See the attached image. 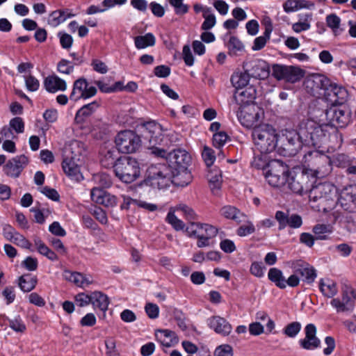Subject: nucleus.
<instances>
[{"label":"nucleus","mask_w":356,"mask_h":356,"mask_svg":"<svg viewBox=\"0 0 356 356\" xmlns=\"http://www.w3.org/2000/svg\"><path fill=\"white\" fill-rule=\"evenodd\" d=\"M228 53L230 56H237L244 51V45L243 42L236 36H230L227 42Z\"/></svg>","instance_id":"a19ab883"},{"label":"nucleus","mask_w":356,"mask_h":356,"mask_svg":"<svg viewBox=\"0 0 356 356\" xmlns=\"http://www.w3.org/2000/svg\"><path fill=\"white\" fill-rule=\"evenodd\" d=\"M255 232V227L252 222L248 221L247 224L240 226L236 233L240 236H245Z\"/></svg>","instance_id":"4d7b16f0"},{"label":"nucleus","mask_w":356,"mask_h":356,"mask_svg":"<svg viewBox=\"0 0 356 356\" xmlns=\"http://www.w3.org/2000/svg\"><path fill=\"white\" fill-rule=\"evenodd\" d=\"M314 3L307 0H286L283 3V9L287 13L295 12L301 9H314Z\"/></svg>","instance_id":"cd10ccee"},{"label":"nucleus","mask_w":356,"mask_h":356,"mask_svg":"<svg viewBox=\"0 0 356 356\" xmlns=\"http://www.w3.org/2000/svg\"><path fill=\"white\" fill-rule=\"evenodd\" d=\"M200 227V234L203 236L211 239L215 237L218 234V229L213 225L209 224H203L199 225Z\"/></svg>","instance_id":"864d4df0"},{"label":"nucleus","mask_w":356,"mask_h":356,"mask_svg":"<svg viewBox=\"0 0 356 356\" xmlns=\"http://www.w3.org/2000/svg\"><path fill=\"white\" fill-rule=\"evenodd\" d=\"M29 163V159L24 154L17 155L9 159L3 166V173L10 178H18Z\"/></svg>","instance_id":"ddd939ff"},{"label":"nucleus","mask_w":356,"mask_h":356,"mask_svg":"<svg viewBox=\"0 0 356 356\" xmlns=\"http://www.w3.org/2000/svg\"><path fill=\"white\" fill-rule=\"evenodd\" d=\"M69 10H57L53 11L50 15V24L54 26L64 22L67 19L74 16V14L68 13Z\"/></svg>","instance_id":"ea45409f"},{"label":"nucleus","mask_w":356,"mask_h":356,"mask_svg":"<svg viewBox=\"0 0 356 356\" xmlns=\"http://www.w3.org/2000/svg\"><path fill=\"white\" fill-rule=\"evenodd\" d=\"M238 121L246 128H254L264 116L263 110L255 104L248 106H239L236 111Z\"/></svg>","instance_id":"6e6552de"},{"label":"nucleus","mask_w":356,"mask_h":356,"mask_svg":"<svg viewBox=\"0 0 356 356\" xmlns=\"http://www.w3.org/2000/svg\"><path fill=\"white\" fill-rule=\"evenodd\" d=\"M257 97V90L253 86H249L241 92H236L234 95V100L240 106H248L255 104Z\"/></svg>","instance_id":"412c9836"},{"label":"nucleus","mask_w":356,"mask_h":356,"mask_svg":"<svg viewBox=\"0 0 356 356\" xmlns=\"http://www.w3.org/2000/svg\"><path fill=\"white\" fill-rule=\"evenodd\" d=\"M352 287L345 284L341 289V298H334L330 305L336 309L337 312H351L355 308V302L350 297Z\"/></svg>","instance_id":"4468645a"},{"label":"nucleus","mask_w":356,"mask_h":356,"mask_svg":"<svg viewBox=\"0 0 356 356\" xmlns=\"http://www.w3.org/2000/svg\"><path fill=\"white\" fill-rule=\"evenodd\" d=\"M91 304L94 307L99 308L101 311L106 312L109 305L108 298L100 291L91 293Z\"/></svg>","instance_id":"473e14b6"},{"label":"nucleus","mask_w":356,"mask_h":356,"mask_svg":"<svg viewBox=\"0 0 356 356\" xmlns=\"http://www.w3.org/2000/svg\"><path fill=\"white\" fill-rule=\"evenodd\" d=\"M299 22L292 24V29L294 32L299 33L305 31L311 28V21L312 19V13L300 14L298 15Z\"/></svg>","instance_id":"72a5a7b5"},{"label":"nucleus","mask_w":356,"mask_h":356,"mask_svg":"<svg viewBox=\"0 0 356 356\" xmlns=\"http://www.w3.org/2000/svg\"><path fill=\"white\" fill-rule=\"evenodd\" d=\"M307 83L312 84V87L316 89L323 90L324 92L327 91V89L332 83L330 79L322 74H316L314 76L312 80H309Z\"/></svg>","instance_id":"79ce46f5"},{"label":"nucleus","mask_w":356,"mask_h":356,"mask_svg":"<svg viewBox=\"0 0 356 356\" xmlns=\"http://www.w3.org/2000/svg\"><path fill=\"white\" fill-rule=\"evenodd\" d=\"M91 66L95 72L100 74H106L108 70V67L105 63L96 58L92 60Z\"/></svg>","instance_id":"69168bd1"},{"label":"nucleus","mask_w":356,"mask_h":356,"mask_svg":"<svg viewBox=\"0 0 356 356\" xmlns=\"http://www.w3.org/2000/svg\"><path fill=\"white\" fill-rule=\"evenodd\" d=\"M202 156L207 166L208 167L211 166L216 159L215 151L212 148L207 146L204 147Z\"/></svg>","instance_id":"603ef678"},{"label":"nucleus","mask_w":356,"mask_h":356,"mask_svg":"<svg viewBox=\"0 0 356 356\" xmlns=\"http://www.w3.org/2000/svg\"><path fill=\"white\" fill-rule=\"evenodd\" d=\"M118 150L123 154L136 152L142 145L140 136L134 131L124 130L120 131L115 138Z\"/></svg>","instance_id":"0eeeda50"},{"label":"nucleus","mask_w":356,"mask_h":356,"mask_svg":"<svg viewBox=\"0 0 356 356\" xmlns=\"http://www.w3.org/2000/svg\"><path fill=\"white\" fill-rule=\"evenodd\" d=\"M252 138L255 148L260 152L270 153L277 147L278 134L269 124H259L253 128Z\"/></svg>","instance_id":"20e7f679"},{"label":"nucleus","mask_w":356,"mask_h":356,"mask_svg":"<svg viewBox=\"0 0 356 356\" xmlns=\"http://www.w3.org/2000/svg\"><path fill=\"white\" fill-rule=\"evenodd\" d=\"M160 332V341L163 346L171 347L179 342L177 334L170 330H162Z\"/></svg>","instance_id":"58836bf2"},{"label":"nucleus","mask_w":356,"mask_h":356,"mask_svg":"<svg viewBox=\"0 0 356 356\" xmlns=\"http://www.w3.org/2000/svg\"><path fill=\"white\" fill-rule=\"evenodd\" d=\"M289 167L280 160L270 161L268 168L264 172V175L269 185L273 187H282L286 185Z\"/></svg>","instance_id":"423d86ee"},{"label":"nucleus","mask_w":356,"mask_h":356,"mask_svg":"<svg viewBox=\"0 0 356 356\" xmlns=\"http://www.w3.org/2000/svg\"><path fill=\"white\" fill-rule=\"evenodd\" d=\"M38 282L36 276L24 274L18 279V285L23 292H30L35 289Z\"/></svg>","instance_id":"2f4dec72"},{"label":"nucleus","mask_w":356,"mask_h":356,"mask_svg":"<svg viewBox=\"0 0 356 356\" xmlns=\"http://www.w3.org/2000/svg\"><path fill=\"white\" fill-rule=\"evenodd\" d=\"M74 65L66 59H61L57 64V70L60 74H70L74 72Z\"/></svg>","instance_id":"3c124183"},{"label":"nucleus","mask_w":356,"mask_h":356,"mask_svg":"<svg viewBox=\"0 0 356 356\" xmlns=\"http://www.w3.org/2000/svg\"><path fill=\"white\" fill-rule=\"evenodd\" d=\"M317 329L314 324L309 323L305 327V337L298 341L300 346L307 350H314L321 347V340L316 336Z\"/></svg>","instance_id":"2eb2a0df"},{"label":"nucleus","mask_w":356,"mask_h":356,"mask_svg":"<svg viewBox=\"0 0 356 356\" xmlns=\"http://www.w3.org/2000/svg\"><path fill=\"white\" fill-rule=\"evenodd\" d=\"M250 76L245 69L244 72H234L231 76V82L236 89L245 87L250 81Z\"/></svg>","instance_id":"4c0bfd02"},{"label":"nucleus","mask_w":356,"mask_h":356,"mask_svg":"<svg viewBox=\"0 0 356 356\" xmlns=\"http://www.w3.org/2000/svg\"><path fill=\"white\" fill-rule=\"evenodd\" d=\"M9 125L17 134H21L24 131V123L22 118L19 117H15L11 119Z\"/></svg>","instance_id":"bf43d9fd"},{"label":"nucleus","mask_w":356,"mask_h":356,"mask_svg":"<svg viewBox=\"0 0 356 356\" xmlns=\"http://www.w3.org/2000/svg\"><path fill=\"white\" fill-rule=\"evenodd\" d=\"M268 278L270 282H273L277 287L281 289L286 288V279L283 275L282 271L279 268H270L268 273Z\"/></svg>","instance_id":"c9c22d12"},{"label":"nucleus","mask_w":356,"mask_h":356,"mask_svg":"<svg viewBox=\"0 0 356 356\" xmlns=\"http://www.w3.org/2000/svg\"><path fill=\"white\" fill-rule=\"evenodd\" d=\"M308 178V175L305 174L303 171L294 172L293 174L289 172L286 185L293 193L301 194L304 191H308L306 186Z\"/></svg>","instance_id":"a211bd4d"},{"label":"nucleus","mask_w":356,"mask_h":356,"mask_svg":"<svg viewBox=\"0 0 356 356\" xmlns=\"http://www.w3.org/2000/svg\"><path fill=\"white\" fill-rule=\"evenodd\" d=\"M324 96L327 102L332 105H342L348 99V92L347 90L335 83H332Z\"/></svg>","instance_id":"dca6fc26"},{"label":"nucleus","mask_w":356,"mask_h":356,"mask_svg":"<svg viewBox=\"0 0 356 356\" xmlns=\"http://www.w3.org/2000/svg\"><path fill=\"white\" fill-rule=\"evenodd\" d=\"M312 232L316 235V239L326 240L327 238L326 234H331L332 229L329 225L317 224L313 227Z\"/></svg>","instance_id":"37998d69"},{"label":"nucleus","mask_w":356,"mask_h":356,"mask_svg":"<svg viewBox=\"0 0 356 356\" xmlns=\"http://www.w3.org/2000/svg\"><path fill=\"white\" fill-rule=\"evenodd\" d=\"M309 198L312 207L318 211L327 212L334 205L333 188L329 184H319L312 187Z\"/></svg>","instance_id":"39448f33"},{"label":"nucleus","mask_w":356,"mask_h":356,"mask_svg":"<svg viewBox=\"0 0 356 356\" xmlns=\"http://www.w3.org/2000/svg\"><path fill=\"white\" fill-rule=\"evenodd\" d=\"M211 8H207L205 10L204 13H203V17L204 19V21L202 24L201 29L204 31H207L213 28L216 23V19L214 15V14L211 13Z\"/></svg>","instance_id":"c03bdc74"},{"label":"nucleus","mask_w":356,"mask_h":356,"mask_svg":"<svg viewBox=\"0 0 356 356\" xmlns=\"http://www.w3.org/2000/svg\"><path fill=\"white\" fill-rule=\"evenodd\" d=\"M76 156H65L62 163V168L68 177L79 181L83 177L80 172V167L76 163Z\"/></svg>","instance_id":"5701e85b"},{"label":"nucleus","mask_w":356,"mask_h":356,"mask_svg":"<svg viewBox=\"0 0 356 356\" xmlns=\"http://www.w3.org/2000/svg\"><path fill=\"white\" fill-rule=\"evenodd\" d=\"M95 180L99 183L100 188H108L111 185V179L110 177L104 173L98 174L95 176Z\"/></svg>","instance_id":"338daca9"},{"label":"nucleus","mask_w":356,"mask_h":356,"mask_svg":"<svg viewBox=\"0 0 356 356\" xmlns=\"http://www.w3.org/2000/svg\"><path fill=\"white\" fill-rule=\"evenodd\" d=\"M97 92V90L95 86H89L87 80L81 77L74 82L70 99L73 102L81 99H87L94 97Z\"/></svg>","instance_id":"9b49d317"},{"label":"nucleus","mask_w":356,"mask_h":356,"mask_svg":"<svg viewBox=\"0 0 356 356\" xmlns=\"http://www.w3.org/2000/svg\"><path fill=\"white\" fill-rule=\"evenodd\" d=\"M273 75L277 80H284L293 83L304 76V71L297 67L277 64L273 67Z\"/></svg>","instance_id":"9d476101"},{"label":"nucleus","mask_w":356,"mask_h":356,"mask_svg":"<svg viewBox=\"0 0 356 356\" xmlns=\"http://www.w3.org/2000/svg\"><path fill=\"white\" fill-rule=\"evenodd\" d=\"M114 152L115 151L108 150L102 161V164L113 165L116 177L122 182H134L140 175L139 163L131 156H124L115 159L113 156Z\"/></svg>","instance_id":"f03ea898"},{"label":"nucleus","mask_w":356,"mask_h":356,"mask_svg":"<svg viewBox=\"0 0 356 356\" xmlns=\"http://www.w3.org/2000/svg\"><path fill=\"white\" fill-rule=\"evenodd\" d=\"M209 327L222 336L229 335L232 330L231 324L224 318L214 316L208 319Z\"/></svg>","instance_id":"4be33fe9"},{"label":"nucleus","mask_w":356,"mask_h":356,"mask_svg":"<svg viewBox=\"0 0 356 356\" xmlns=\"http://www.w3.org/2000/svg\"><path fill=\"white\" fill-rule=\"evenodd\" d=\"M319 289L322 294L328 298H334L338 293L336 282L329 278L320 280Z\"/></svg>","instance_id":"c756f323"},{"label":"nucleus","mask_w":356,"mask_h":356,"mask_svg":"<svg viewBox=\"0 0 356 356\" xmlns=\"http://www.w3.org/2000/svg\"><path fill=\"white\" fill-rule=\"evenodd\" d=\"M134 44L136 49H142L148 47H153L156 43V38L152 33L134 38Z\"/></svg>","instance_id":"f704fd0d"},{"label":"nucleus","mask_w":356,"mask_h":356,"mask_svg":"<svg viewBox=\"0 0 356 356\" xmlns=\"http://www.w3.org/2000/svg\"><path fill=\"white\" fill-rule=\"evenodd\" d=\"M243 68L246 70L250 77L256 79H265L270 74L268 63L261 59L246 63L244 64Z\"/></svg>","instance_id":"f3484780"},{"label":"nucleus","mask_w":356,"mask_h":356,"mask_svg":"<svg viewBox=\"0 0 356 356\" xmlns=\"http://www.w3.org/2000/svg\"><path fill=\"white\" fill-rule=\"evenodd\" d=\"M169 175V168L165 164L150 165L147 170V179L149 181H159Z\"/></svg>","instance_id":"a878e982"},{"label":"nucleus","mask_w":356,"mask_h":356,"mask_svg":"<svg viewBox=\"0 0 356 356\" xmlns=\"http://www.w3.org/2000/svg\"><path fill=\"white\" fill-rule=\"evenodd\" d=\"M9 325L16 332H23L26 330V325L19 316L15 317L14 319L9 320Z\"/></svg>","instance_id":"680f3d73"},{"label":"nucleus","mask_w":356,"mask_h":356,"mask_svg":"<svg viewBox=\"0 0 356 356\" xmlns=\"http://www.w3.org/2000/svg\"><path fill=\"white\" fill-rule=\"evenodd\" d=\"M177 210L183 212L186 219L189 221L195 220L197 218V214L194 210L186 204H179L177 207Z\"/></svg>","instance_id":"052dcab7"},{"label":"nucleus","mask_w":356,"mask_h":356,"mask_svg":"<svg viewBox=\"0 0 356 356\" xmlns=\"http://www.w3.org/2000/svg\"><path fill=\"white\" fill-rule=\"evenodd\" d=\"M165 221L171 225L176 231L183 230L185 227L184 222L179 219L172 211L168 212Z\"/></svg>","instance_id":"de8ad7c7"},{"label":"nucleus","mask_w":356,"mask_h":356,"mask_svg":"<svg viewBox=\"0 0 356 356\" xmlns=\"http://www.w3.org/2000/svg\"><path fill=\"white\" fill-rule=\"evenodd\" d=\"M268 154L260 152L258 154L254 153L253 159L250 162L251 167L257 170H266L270 163L267 156Z\"/></svg>","instance_id":"e433bc0d"},{"label":"nucleus","mask_w":356,"mask_h":356,"mask_svg":"<svg viewBox=\"0 0 356 356\" xmlns=\"http://www.w3.org/2000/svg\"><path fill=\"white\" fill-rule=\"evenodd\" d=\"M99 106V104L97 101L83 105L77 111L74 120L78 124L83 123L97 111Z\"/></svg>","instance_id":"bb28decb"},{"label":"nucleus","mask_w":356,"mask_h":356,"mask_svg":"<svg viewBox=\"0 0 356 356\" xmlns=\"http://www.w3.org/2000/svg\"><path fill=\"white\" fill-rule=\"evenodd\" d=\"M288 264L293 272L298 274L307 284H313L317 277V271L314 267L302 259L290 261Z\"/></svg>","instance_id":"1a4fd4ad"},{"label":"nucleus","mask_w":356,"mask_h":356,"mask_svg":"<svg viewBox=\"0 0 356 356\" xmlns=\"http://www.w3.org/2000/svg\"><path fill=\"white\" fill-rule=\"evenodd\" d=\"M214 356H233V348L228 344L220 345L216 348Z\"/></svg>","instance_id":"13d9d810"},{"label":"nucleus","mask_w":356,"mask_h":356,"mask_svg":"<svg viewBox=\"0 0 356 356\" xmlns=\"http://www.w3.org/2000/svg\"><path fill=\"white\" fill-rule=\"evenodd\" d=\"M207 178L209 181V186L213 193H215V191H218L221 187L222 184V176L221 175L216 172L215 173L213 172H209L207 175Z\"/></svg>","instance_id":"a18cd8bd"},{"label":"nucleus","mask_w":356,"mask_h":356,"mask_svg":"<svg viewBox=\"0 0 356 356\" xmlns=\"http://www.w3.org/2000/svg\"><path fill=\"white\" fill-rule=\"evenodd\" d=\"M326 117L334 126L345 128L351 121V111L346 106H334L327 111Z\"/></svg>","instance_id":"f8f14e48"},{"label":"nucleus","mask_w":356,"mask_h":356,"mask_svg":"<svg viewBox=\"0 0 356 356\" xmlns=\"http://www.w3.org/2000/svg\"><path fill=\"white\" fill-rule=\"evenodd\" d=\"M220 213L225 218L235 220L237 222L245 221L246 216L234 206H224L221 208Z\"/></svg>","instance_id":"c85d7f7f"},{"label":"nucleus","mask_w":356,"mask_h":356,"mask_svg":"<svg viewBox=\"0 0 356 356\" xmlns=\"http://www.w3.org/2000/svg\"><path fill=\"white\" fill-rule=\"evenodd\" d=\"M25 83L29 91L34 92L38 90L40 86L39 81L32 75L25 78Z\"/></svg>","instance_id":"0e129e2a"},{"label":"nucleus","mask_w":356,"mask_h":356,"mask_svg":"<svg viewBox=\"0 0 356 356\" xmlns=\"http://www.w3.org/2000/svg\"><path fill=\"white\" fill-rule=\"evenodd\" d=\"M326 128L313 120H304L298 132H286L282 138L283 149L288 156H294L303 147L319 148L325 140Z\"/></svg>","instance_id":"f257e3e1"},{"label":"nucleus","mask_w":356,"mask_h":356,"mask_svg":"<svg viewBox=\"0 0 356 356\" xmlns=\"http://www.w3.org/2000/svg\"><path fill=\"white\" fill-rule=\"evenodd\" d=\"M44 86L49 92L55 93L58 91L66 90L67 83L58 76L51 74L44 79Z\"/></svg>","instance_id":"393cba45"},{"label":"nucleus","mask_w":356,"mask_h":356,"mask_svg":"<svg viewBox=\"0 0 356 356\" xmlns=\"http://www.w3.org/2000/svg\"><path fill=\"white\" fill-rule=\"evenodd\" d=\"M92 202L105 207H113L116 204V198L111 195L100 187H94L90 192Z\"/></svg>","instance_id":"aec40b11"},{"label":"nucleus","mask_w":356,"mask_h":356,"mask_svg":"<svg viewBox=\"0 0 356 356\" xmlns=\"http://www.w3.org/2000/svg\"><path fill=\"white\" fill-rule=\"evenodd\" d=\"M275 218L279 223L278 229L280 230L284 229L286 226H289L291 228L297 229L300 227L302 225V218L298 214L289 216L288 213L282 211H277L275 213Z\"/></svg>","instance_id":"6ab92c4d"},{"label":"nucleus","mask_w":356,"mask_h":356,"mask_svg":"<svg viewBox=\"0 0 356 356\" xmlns=\"http://www.w3.org/2000/svg\"><path fill=\"white\" fill-rule=\"evenodd\" d=\"M301 324L298 321L289 323L283 330V333L291 338L296 337L301 330Z\"/></svg>","instance_id":"49530a36"},{"label":"nucleus","mask_w":356,"mask_h":356,"mask_svg":"<svg viewBox=\"0 0 356 356\" xmlns=\"http://www.w3.org/2000/svg\"><path fill=\"white\" fill-rule=\"evenodd\" d=\"M13 243L25 249H31V243L23 235L19 233L15 234Z\"/></svg>","instance_id":"e2e57ef3"},{"label":"nucleus","mask_w":356,"mask_h":356,"mask_svg":"<svg viewBox=\"0 0 356 356\" xmlns=\"http://www.w3.org/2000/svg\"><path fill=\"white\" fill-rule=\"evenodd\" d=\"M142 127L148 133L149 136L145 137L149 138L150 144L153 145L159 144L162 141L161 126L155 121L145 122L142 124Z\"/></svg>","instance_id":"b1692460"},{"label":"nucleus","mask_w":356,"mask_h":356,"mask_svg":"<svg viewBox=\"0 0 356 356\" xmlns=\"http://www.w3.org/2000/svg\"><path fill=\"white\" fill-rule=\"evenodd\" d=\"M168 2L177 15H183L188 12L189 6L184 3V0H168Z\"/></svg>","instance_id":"09e8293b"},{"label":"nucleus","mask_w":356,"mask_h":356,"mask_svg":"<svg viewBox=\"0 0 356 356\" xmlns=\"http://www.w3.org/2000/svg\"><path fill=\"white\" fill-rule=\"evenodd\" d=\"M169 167L172 168L174 184L184 187L192 181V175L188 170L191 161L190 154L184 149H177L168 154Z\"/></svg>","instance_id":"7ed1b4c3"},{"label":"nucleus","mask_w":356,"mask_h":356,"mask_svg":"<svg viewBox=\"0 0 356 356\" xmlns=\"http://www.w3.org/2000/svg\"><path fill=\"white\" fill-rule=\"evenodd\" d=\"M75 303L79 307H83L91 304V293L86 294L79 293L74 297Z\"/></svg>","instance_id":"6e6d98bb"},{"label":"nucleus","mask_w":356,"mask_h":356,"mask_svg":"<svg viewBox=\"0 0 356 356\" xmlns=\"http://www.w3.org/2000/svg\"><path fill=\"white\" fill-rule=\"evenodd\" d=\"M325 21L327 26L334 31L338 29L340 26L341 19L334 13L327 15Z\"/></svg>","instance_id":"5fc2aeb1"},{"label":"nucleus","mask_w":356,"mask_h":356,"mask_svg":"<svg viewBox=\"0 0 356 356\" xmlns=\"http://www.w3.org/2000/svg\"><path fill=\"white\" fill-rule=\"evenodd\" d=\"M345 199L356 207V184L351 185L346 189Z\"/></svg>","instance_id":"774afa93"},{"label":"nucleus","mask_w":356,"mask_h":356,"mask_svg":"<svg viewBox=\"0 0 356 356\" xmlns=\"http://www.w3.org/2000/svg\"><path fill=\"white\" fill-rule=\"evenodd\" d=\"M265 31L263 35L256 38L254 40L253 46L252 47L254 51H259L264 48L267 42V40L270 39V33L273 31V25L270 20L266 22Z\"/></svg>","instance_id":"7c9ffc66"},{"label":"nucleus","mask_w":356,"mask_h":356,"mask_svg":"<svg viewBox=\"0 0 356 356\" xmlns=\"http://www.w3.org/2000/svg\"><path fill=\"white\" fill-rule=\"evenodd\" d=\"M229 136L225 131L216 132L213 136V145L215 148H222Z\"/></svg>","instance_id":"8fccbe9b"}]
</instances>
